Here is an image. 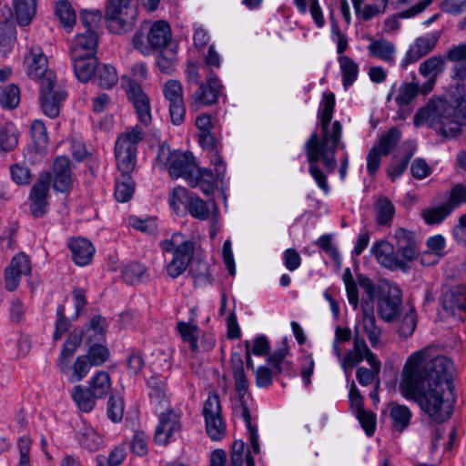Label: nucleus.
Segmentation results:
<instances>
[{
  "instance_id": "1",
  "label": "nucleus",
  "mask_w": 466,
  "mask_h": 466,
  "mask_svg": "<svg viewBox=\"0 0 466 466\" xmlns=\"http://www.w3.org/2000/svg\"><path fill=\"white\" fill-rule=\"evenodd\" d=\"M453 363L444 357L431 359L428 349L411 354L406 361L400 388L404 397L414 399L433 420L443 422L452 412Z\"/></svg>"
},
{
  "instance_id": "2",
  "label": "nucleus",
  "mask_w": 466,
  "mask_h": 466,
  "mask_svg": "<svg viewBox=\"0 0 466 466\" xmlns=\"http://www.w3.org/2000/svg\"><path fill=\"white\" fill-rule=\"evenodd\" d=\"M334 106V95L332 93L324 94L320 111L322 136L319 137L317 133H313L305 144L306 155L309 163V172L325 194L329 193V187L327 176L319 169L318 161H321L328 173L334 171L336 167L335 150L341 137L340 123L335 121L331 126L329 125Z\"/></svg>"
},
{
  "instance_id": "3",
  "label": "nucleus",
  "mask_w": 466,
  "mask_h": 466,
  "mask_svg": "<svg viewBox=\"0 0 466 466\" xmlns=\"http://www.w3.org/2000/svg\"><path fill=\"white\" fill-rule=\"evenodd\" d=\"M466 100L449 103L432 96L414 116L416 127L427 125L442 137L451 138L460 136L465 127Z\"/></svg>"
},
{
  "instance_id": "4",
  "label": "nucleus",
  "mask_w": 466,
  "mask_h": 466,
  "mask_svg": "<svg viewBox=\"0 0 466 466\" xmlns=\"http://www.w3.org/2000/svg\"><path fill=\"white\" fill-rule=\"evenodd\" d=\"M145 137L139 126H134L121 133L116 142L115 156L121 175H130L137 164V147Z\"/></svg>"
},
{
  "instance_id": "5",
  "label": "nucleus",
  "mask_w": 466,
  "mask_h": 466,
  "mask_svg": "<svg viewBox=\"0 0 466 466\" xmlns=\"http://www.w3.org/2000/svg\"><path fill=\"white\" fill-rule=\"evenodd\" d=\"M160 247L165 251L173 252V258L167 265V272L171 278H177L187 268L194 254L195 243L177 232L169 239L163 240Z\"/></svg>"
},
{
  "instance_id": "6",
  "label": "nucleus",
  "mask_w": 466,
  "mask_h": 466,
  "mask_svg": "<svg viewBox=\"0 0 466 466\" xmlns=\"http://www.w3.org/2000/svg\"><path fill=\"white\" fill-rule=\"evenodd\" d=\"M171 40L172 34L169 25L163 20H159L151 25L147 35L142 31L136 32L132 43L133 46L143 55H148L151 50H160L172 46L170 45Z\"/></svg>"
},
{
  "instance_id": "7",
  "label": "nucleus",
  "mask_w": 466,
  "mask_h": 466,
  "mask_svg": "<svg viewBox=\"0 0 466 466\" xmlns=\"http://www.w3.org/2000/svg\"><path fill=\"white\" fill-rule=\"evenodd\" d=\"M157 162L168 169L171 177H184L187 181L198 168L196 167L194 157L189 152L171 151L169 147L160 146Z\"/></svg>"
},
{
  "instance_id": "8",
  "label": "nucleus",
  "mask_w": 466,
  "mask_h": 466,
  "mask_svg": "<svg viewBox=\"0 0 466 466\" xmlns=\"http://www.w3.org/2000/svg\"><path fill=\"white\" fill-rule=\"evenodd\" d=\"M40 82V103L45 115L55 118L59 115L60 106L66 97L63 86L57 83L54 72H47Z\"/></svg>"
},
{
  "instance_id": "9",
  "label": "nucleus",
  "mask_w": 466,
  "mask_h": 466,
  "mask_svg": "<svg viewBox=\"0 0 466 466\" xmlns=\"http://www.w3.org/2000/svg\"><path fill=\"white\" fill-rule=\"evenodd\" d=\"M137 15V0H109L106 18L116 33L131 28Z\"/></svg>"
},
{
  "instance_id": "10",
  "label": "nucleus",
  "mask_w": 466,
  "mask_h": 466,
  "mask_svg": "<svg viewBox=\"0 0 466 466\" xmlns=\"http://www.w3.org/2000/svg\"><path fill=\"white\" fill-rule=\"evenodd\" d=\"M121 85L135 107L139 122L146 127L149 126L152 121L150 102L140 84L137 80L124 76L121 78Z\"/></svg>"
},
{
  "instance_id": "11",
  "label": "nucleus",
  "mask_w": 466,
  "mask_h": 466,
  "mask_svg": "<svg viewBox=\"0 0 466 466\" xmlns=\"http://www.w3.org/2000/svg\"><path fill=\"white\" fill-rule=\"evenodd\" d=\"M401 291L394 284H386L380 289L377 303L380 318L385 322L394 321L401 312Z\"/></svg>"
},
{
  "instance_id": "12",
  "label": "nucleus",
  "mask_w": 466,
  "mask_h": 466,
  "mask_svg": "<svg viewBox=\"0 0 466 466\" xmlns=\"http://www.w3.org/2000/svg\"><path fill=\"white\" fill-rule=\"evenodd\" d=\"M223 86L215 74L207 76L206 82L198 83V88L191 96L190 106L198 110L204 106H211L218 102Z\"/></svg>"
},
{
  "instance_id": "13",
  "label": "nucleus",
  "mask_w": 466,
  "mask_h": 466,
  "mask_svg": "<svg viewBox=\"0 0 466 466\" xmlns=\"http://www.w3.org/2000/svg\"><path fill=\"white\" fill-rule=\"evenodd\" d=\"M165 98L168 101L171 122L179 126L184 122L186 107L183 100V88L179 81L168 80L163 88Z\"/></svg>"
},
{
  "instance_id": "14",
  "label": "nucleus",
  "mask_w": 466,
  "mask_h": 466,
  "mask_svg": "<svg viewBox=\"0 0 466 466\" xmlns=\"http://www.w3.org/2000/svg\"><path fill=\"white\" fill-rule=\"evenodd\" d=\"M31 261L24 252L17 253L10 261L5 271V284L8 291L17 289L22 276L31 273Z\"/></svg>"
},
{
  "instance_id": "15",
  "label": "nucleus",
  "mask_w": 466,
  "mask_h": 466,
  "mask_svg": "<svg viewBox=\"0 0 466 466\" xmlns=\"http://www.w3.org/2000/svg\"><path fill=\"white\" fill-rule=\"evenodd\" d=\"M440 36V32H433L427 35L417 37L401 61V66L406 68L409 65L429 55L437 46Z\"/></svg>"
},
{
  "instance_id": "16",
  "label": "nucleus",
  "mask_w": 466,
  "mask_h": 466,
  "mask_svg": "<svg viewBox=\"0 0 466 466\" xmlns=\"http://www.w3.org/2000/svg\"><path fill=\"white\" fill-rule=\"evenodd\" d=\"M181 431L180 416L174 410L161 412L159 422L155 432V441L157 444L167 445L168 441Z\"/></svg>"
},
{
  "instance_id": "17",
  "label": "nucleus",
  "mask_w": 466,
  "mask_h": 466,
  "mask_svg": "<svg viewBox=\"0 0 466 466\" xmlns=\"http://www.w3.org/2000/svg\"><path fill=\"white\" fill-rule=\"evenodd\" d=\"M446 60L445 56L436 55L428 57L420 65L419 73L428 78L421 86L422 95H427L433 90L437 78L445 70Z\"/></svg>"
},
{
  "instance_id": "18",
  "label": "nucleus",
  "mask_w": 466,
  "mask_h": 466,
  "mask_svg": "<svg viewBox=\"0 0 466 466\" xmlns=\"http://www.w3.org/2000/svg\"><path fill=\"white\" fill-rule=\"evenodd\" d=\"M51 177L48 173L40 175L38 180L32 187L30 193L31 213L34 217H42L47 210L46 198L49 191Z\"/></svg>"
},
{
  "instance_id": "19",
  "label": "nucleus",
  "mask_w": 466,
  "mask_h": 466,
  "mask_svg": "<svg viewBox=\"0 0 466 466\" xmlns=\"http://www.w3.org/2000/svg\"><path fill=\"white\" fill-rule=\"evenodd\" d=\"M371 356L376 355L369 349L365 339L356 333L353 338L352 349L341 359V369L344 373H347L349 369L360 364L363 360L368 362L371 360Z\"/></svg>"
},
{
  "instance_id": "20",
  "label": "nucleus",
  "mask_w": 466,
  "mask_h": 466,
  "mask_svg": "<svg viewBox=\"0 0 466 466\" xmlns=\"http://www.w3.org/2000/svg\"><path fill=\"white\" fill-rule=\"evenodd\" d=\"M371 252L375 256L377 261L383 267L390 269L400 268H406V263L399 258V254L394 253L393 246L387 241H379L371 248Z\"/></svg>"
},
{
  "instance_id": "21",
  "label": "nucleus",
  "mask_w": 466,
  "mask_h": 466,
  "mask_svg": "<svg viewBox=\"0 0 466 466\" xmlns=\"http://www.w3.org/2000/svg\"><path fill=\"white\" fill-rule=\"evenodd\" d=\"M70 161L66 157H58L53 164V187L56 191L66 192L72 186Z\"/></svg>"
},
{
  "instance_id": "22",
  "label": "nucleus",
  "mask_w": 466,
  "mask_h": 466,
  "mask_svg": "<svg viewBox=\"0 0 466 466\" xmlns=\"http://www.w3.org/2000/svg\"><path fill=\"white\" fill-rule=\"evenodd\" d=\"M98 35L80 33L73 40L70 54L71 57L96 56Z\"/></svg>"
},
{
  "instance_id": "23",
  "label": "nucleus",
  "mask_w": 466,
  "mask_h": 466,
  "mask_svg": "<svg viewBox=\"0 0 466 466\" xmlns=\"http://www.w3.org/2000/svg\"><path fill=\"white\" fill-rule=\"evenodd\" d=\"M397 240L398 254L401 256V259L408 262L412 261L417 254V241L412 232L404 228H399L395 232Z\"/></svg>"
},
{
  "instance_id": "24",
  "label": "nucleus",
  "mask_w": 466,
  "mask_h": 466,
  "mask_svg": "<svg viewBox=\"0 0 466 466\" xmlns=\"http://www.w3.org/2000/svg\"><path fill=\"white\" fill-rule=\"evenodd\" d=\"M27 60V75L33 79H42L47 72H53L47 68V58L41 47L32 46L29 50Z\"/></svg>"
},
{
  "instance_id": "25",
  "label": "nucleus",
  "mask_w": 466,
  "mask_h": 466,
  "mask_svg": "<svg viewBox=\"0 0 466 466\" xmlns=\"http://www.w3.org/2000/svg\"><path fill=\"white\" fill-rule=\"evenodd\" d=\"M362 328L372 348H377L380 342L381 329L377 325L373 306L367 302L362 306Z\"/></svg>"
},
{
  "instance_id": "26",
  "label": "nucleus",
  "mask_w": 466,
  "mask_h": 466,
  "mask_svg": "<svg viewBox=\"0 0 466 466\" xmlns=\"http://www.w3.org/2000/svg\"><path fill=\"white\" fill-rule=\"evenodd\" d=\"M72 252V258L78 266H86L90 263L95 248L92 243L84 238H72L68 243Z\"/></svg>"
},
{
  "instance_id": "27",
  "label": "nucleus",
  "mask_w": 466,
  "mask_h": 466,
  "mask_svg": "<svg viewBox=\"0 0 466 466\" xmlns=\"http://www.w3.org/2000/svg\"><path fill=\"white\" fill-rule=\"evenodd\" d=\"M82 336L80 333H71L65 341L60 355L57 359V366L61 372L65 373L68 370V365L71 358L80 346Z\"/></svg>"
},
{
  "instance_id": "28",
  "label": "nucleus",
  "mask_w": 466,
  "mask_h": 466,
  "mask_svg": "<svg viewBox=\"0 0 466 466\" xmlns=\"http://www.w3.org/2000/svg\"><path fill=\"white\" fill-rule=\"evenodd\" d=\"M230 361L235 380V390L238 398L242 399L248 390V380L244 371L243 360L240 354L233 353Z\"/></svg>"
},
{
  "instance_id": "29",
  "label": "nucleus",
  "mask_w": 466,
  "mask_h": 466,
  "mask_svg": "<svg viewBox=\"0 0 466 466\" xmlns=\"http://www.w3.org/2000/svg\"><path fill=\"white\" fill-rule=\"evenodd\" d=\"M71 58L76 76L83 83L89 81L99 66L96 56L78 57L77 59L76 57Z\"/></svg>"
},
{
  "instance_id": "30",
  "label": "nucleus",
  "mask_w": 466,
  "mask_h": 466,
  "mask_svg": "<svg viewBox=\"0 0 466 466\" xmlns=\"http://www.w3.org/2000/svg\"><path fill=\"white\" fill-rule=\"evenodd\" d=\"M370 54L390 65L395 62L396 47L394 44L386 39L371 40L368 46Z\"/></svg>"
},
{
  "instance_id": "31",
  "label": "nucleus",
  "mask_w": 466,
  "mask_h": 466,
  "mask_svg": "<svg viewBox=\"0 0 466 466\" xmlns=\"http://www.w3.org/2000/svg\"><path fill=\"white\" fill-rule=\"evenodd\" d=\"M391 426L394 431L402 432L409 425L411 420V411L404 405L391 402L388 406Z\"/></svg>"
},
{
  "instance_id": "32",
  "label": "nucleus",
  "mask_w": 466,
  "mask_h": 466,
  "mask_svg": "<svg viewBox=\"0 0 466 466\" xmlns=\"http://www.w3.org/2000/svg\"><path fill=\"white\" fill-rule=\"evenodd\" d=\"M124 281L130 285H136L149 280V273L144 264L131 262L122 268Z\"/></svg>"
},
{
  "instance_id": "33",
  "label": "nucleus",
  "mask_w": 466,
  "mask_h": 466,
  "mask_svg": "<svg viewBox=\"0 0 466 466\" xmlns=\"http://www.w3.org/2000/svg\"><path fill=\"white\" fill-rule=\"evenodd\" d=\"M36 12V0H15L16 23L20 26L28 25Z\"/></svg>"
},
{
  "instance_id": "34",
  "label": "nucleus",
  "mask_w": 466,
  "mask_h": 466,
  "mask_svg": "<svg viewBox=\"0 0 466 466\" xmlns=\"http://www.w3.org/2000/svg\"><path fill=\"white\" fill-rule=\"evenodd\" d=\"M177 330L180 334L183 342L187 343L192 351H198L199 329L195 323L194 318L189 322L178 321L177 323Z\"/></svg>"
},
{
  "instance_id": "35",
  "label": "nucleus",
  "mask_w": 466,
  "mask_h": 466,
  "mask_svg": "<svg viewBox=\"0 0 466 466\" xmlns=\"http://www.w3.org/2000/svg\"><path fill=\"white\" fill-rule=\"evenodd\" d=\"M214 174L208 168H198L187 181L192 187H199L201 191L209 195L214 190Z\"/></svg>"
},
{
  "instance_id": "36",
  "label": "nucleus",
  "mask_w": 466,
  "mask_h": 466,
  "mask_svg": "<svg viewBox=\"0 0 466 466\" xmlns=\"http://www.w3.org/2000/svg\"><path fill=\"white\" fill-rule=\"evenodd\" d=\"M94 397L105 398L111 390L110 376L106 371H97L89 380L87 387Z\"/></svg>"
},
{
  "instance_id": "37",
  "label": "nucleus",
  "mask_w": 466,
  "mask_h": 466,
  "mask_svg": "<svg viewBox=\"0 0 466 466\" xmlns=\"http://www.w3.org/2000/svg\"><path fill=\"white\" fill-rule=\"evenodd\" d=\"M78 441L82 448L89 451H97L103 443L101 436L90 425H83L78 432Z\"/></svg>"
},
{
  "instance_id": "38",
  "label": "nucleus",
  "mask_w": 466,
  "mask_h": 466,
  "mask_svg": "<svg viewBox=\"0 0 466 466\" xmlns=\"http://www.w3.org/2000/svg\"><path fill=\"white\" fill-rule=\"evenodd\" d=\"M338 60L342 74L343 86L345 88H348L358 77L359 66L348 56H340Z\"/></svg>"
},
{
  "instance_id": "39",
  "label": "nucleus",
  "mask_w": 466,
  "mask_h": 466,
  "mask_svg": "<svg viewBox=\"0 0 466 466\" xmlns=\"http://www.w3.org/2000/svg\"><path fill=\"white\" fill-rule=\"evenodd\" d=\"M72 398L77 407L85 412L92 410L96 405V399L88 388L80 385L75 386L72 390Z\"/></svg>"
},
{
  "instance_id": "40",
  "label": "nucleus",
  "mask_w": 466,
  "mask_h": 466,
  "mask_svg": "<svg viewBox=\"0 0 466 466\" xmlns=\"http://www.w3.org/2000/svg\"><path fill=\"white\" fill-rule=\"evenodd\" d=\"M368 364L370 366V370L360 367L356 372L357 380L361 386L370 385L380 371L381 362L376 356H371V360L368 361Z\"/></svg>"
},
{
  "instance_id": "41",
  "label": "nucleus",
  "mask_w": 466,
  "mask_h": 466,
  "mask_svg": "<svg viewBox=\"0 0 466 466\" xmlns=\"http://www.w3.org/2000/svg\"><path fill=\"white\" fill-rule=\"evenodd\" d=\"M419 93L421 94V86L419 83H402L395 101L400 107L408 106L416 98Z\"/></svg>"
},
{
  "instance_id": "42",
  "label": "nucleus",
  "mask_w": 466,
  "mask_h": 466,
  "mask_svg": "<svg viewBox=\"0 0 466 466\" xmlns=\"http://www.w3.org/2000/svg\"><path fill=\"white\" fill-rule=\"evenodd\" d=\"M147 384L150 390L149 397L151 400L164 407L167 403L165 380L159 376L152 375L147 379Z\"/></svg>"
},
{
  "instance_id": "43",
  "label": "nucleus",
  "mask_w": 466,
  "mask_h": 466,
  "mask_svg": "<svg viewBox=\"0 0 466 466\" xmlns=\"http://www.w3.org/2000/svg\"><path fill=\"white\" fill-rule=\"evenodd\" d=\"M135 192V182L130 175H121L116 181L115 197L119 202L128 201Z\"/></svg>"
},
{
  "instance_id": "44",
  "label": "nucleus",
  "mask_w": 466,
  "mask_h": 466,
  "mask_svg": "<svg viewBox=\"0 0 466 466\" xmlns=\"http://www.w3.org/2000/svg\"><path fill=\"white\" fill-rule=\"evenodd\" d=\"M401 138V132L397 127H392L381 134L378 144L374 147L385 156L389 155L397 146Z\"/></svg>"
},
{
  "instance_id": "45",
  "label": "nucleus",
  "mask_w": 466,
  "mask_h": 466,
  "mask_svg": "<svg viewBox=\"0 0 466 466\" xmlns=\"http://www.w3.org/2000/svg\"><path fill=\"white\" fill-rule=\"evenodd\" d=\"M177 49L175 46L160 49L157 65L161 72L171 74L177 64Z\"/></svg>"
},
{
  "instance_id": "46",
  "label": "nucleus",
  "mask_w": 466,
  "mask_h": 466,
  "mask_svg": "<svg viewBox=\"0 0 466 466\" xmlns=\"http://www.w3.org/2000/svg\"><path fill=\"white\" fill-rule=\"evenodd\" d=\"M18 143V133L15 127L7 123L0 128V148L5 151L13 150Z\"/></svg>"
},
{
  "instance_id": "47",
  "label": "nucleus",
  "mask_w": 466,
  "mask_h": 466,
  "mask_svg": "<svg viewBox=\"0 0 466 466\" xmlns=\"http://www.w3.org/2000/svg\"><path fill=\"white\" fill-rule=\"evenodd\" d=\"M106 327V319L100 315H95L90 319L89 326L86 329L87 343L100 341L105 336Z\"/></svg>"
},
{
  "instance_id": "48",
  "label": "nucleus",
  "mask_w": 466,
  "mask_h": 466,
  "mask_svg": "<svg viewBox=\"0 0 466 466\" xmlns=\"http://www.w3.org/2000/svg\"><path fill=\"white\" fill-rule=\"evenodd\" d=\"M96 78L101 87L111 88L117 83L118 74L113 66L104 64L97 67Z\"/></svg>"
},
{
  "instance_id": "49",
  "label": "nucleus",
  "mask_w": 466,
  "mask_h": 466,
  "mask_svg": "<svg viewBox=\"0 0 466 466\" xmlns=\"http://www.w3.org/2000/svg\"><path fill=\"white\" fill-rule=\"evenodd\" d=\"M31 137L36 151L42 153L47 146L48 137L46 126L41 120H35L32 123Z\"/></svg>"
},
{
  "instance_id": "50",
  "label": "nucleus",
  "mask_w": 466,
  "mask_h": 466,
  "mask_svg": "<svg viewBox=\"0 0 466 466\" xmlns=\"http://www.w3.org/2000/svg\"><path fill=\"white\" fill-rule=\"evenodd\" d=\"M186 209L193 218L199 220H206L210 215L208 204L195 194L189 198V202L187 203Z\"/></svg>"
},
{
  "instance_id": "51",
  "label": "nucleus",
  "mask_w": 466,
  "mask_h": 466,
  "mask_svg": "<svg viewBox=\"0 0 466 466\" xmlns=\"http://www.w3.org/2000/svg\"><path fill=\"white\" fill-rule=\"evenodd\" d=\"M376 212H377V222L380 225H386L389 223L395 213L394 206L391 201L385 198H380L375 205Z\"/></svg>"
},
{
  "instance_id": "52",
  "label": "nucleus",
  "mask_w": 466,
  "mask_h": 466,
  "mask_svg": "<svg viewBox=\"0 0 466 466\" xmlns=\"http://www.w3.org/2000/svg\"><path fill=\"white\" fill-rule=\"evenodd\" d=\"M56 13L62 25L71 30L76 23V16L70 3L65 0L58 2L56 6Z\"/></svg>"
},
{
  "instance_id": "53",
  "label": "nucleus",
  "mask_w": 466,
  "mask_h": 466,
  "mask_svg": "<svg viewBox=\"0 0 466 466\" xmlns=\"http://www.w3.org/2000/svg\"><path fill=\"white\" fill-rule=\"evenodd\" d=\"M97 342V341H95ZM92 366H102L109 359L110 353L108 349L99 343H94L91 345L84 355Z\"/></svg>"
},
{
  "instance_id": "54",
  "label": "nucleus",
  "mask_w": 466,
  "mask_h": 466,
  "mask_svg": "<svg viewBox=\"0 0 466 466\" xmlns=\"http://www.w3.org/2000/svg\"><path fill=\"white\" fill-rule=\"evenodd\" d=\"M101 20L102 14L98 10L81 12L80 21L86 29L84 33L97 35Z\"/></svg>"
},
{
  "instance_id": "55",
  "label": "nucleus",
  "mask_w": 466,
  "mask_h": 466,
  "mask_svg": "<svg viewBox=\"0 0 466 466\" xmlns=\"http://www.w3.org/2000/svg\"><path fill=\"white\" fill-rule=\"evenodd\" d=\"M91 363L84 355L78 356L71 367L70 382L81 381L89 372Z\"/></svg>"
},
{
  "instance_id": "56",
  "label": "nucleus",
  "mask_w": 466,
  "mask_h": 466,
  "mask_svg": "<svg viewBox=\"0 0 466 466\" xmlns=\"http://www.w3.org/2000/svg\"><path fill=\"white\" fill-rule=\"evenodd\" d=\"M342 279L346 287L349 303L353 307L354 309H356L359 306L360 301L359 291L357 283L352 276L350 268H347L344 270Z\"/></svg>"
},
{
  "instance_id": "57",
  "label": "nucleus",
  "mask_w": 466,
  "mask_h": 466,
  "mask_svg": "<svg viewBox=\"0 0 466 466\" xmlns=\"http://www.w3.org/2000/svg\"><path fill=\"white\" fill-rule=\"evenodd\" d=\"M452 211L448 203L440 207L425 209L422 211V217L427 224H437L441 222Z\"/></svg>"
},
{
  "instance_id": "58",
  "label": "nucleus",
  "mask_w": 466,
  "mask_h": 466,
  "mask_svg": "<svg viewBox=\"0 0 466 466\" xmlns=\"http://www.w3.org/2000/svg\"><path fill=\"white\" fill-rule=\"evenodd\" d=\"M124 415V402L118 394L112 393L107 402V416L113 422L122 420Z\"/></svg>"
},
{
  "instance_id": "59",
  "label": "nucleus",
  "mask_w": 466,
  "mask_h": 466,
  "mask_svg": "<svg viewBox=\"0 0 466 466\" xmlns=\"http://www.w3.org/2000/svg\"><path fill=\"white\" fill-rule=\"evenodd\" d=\"M193 194H189L185 187H176L173 188L170 194L169 204L176 213H178L181 206L187 208L189 202V198Z\"/></svg>"
},
{
  "instance_id": "60",
  "label": "nucleus",
  "mask_w": 466,
  "mask_h": 466,
  "mask_svg": "<svg viewBox=\"0 0 466 466\" xmlns=\"http://www.w3.org/2000/svg\"><path fill=\"white\" fill-rule=\"evenodd\" d=\"M20 100L19 89L15 85L6 86L0 95V104L6 108H15Z\"/></svg>"
},
{
  "instance_id": "61",
  "label": "nucleus",
  "mask_w": 466,
  "mask_h": 466,
  "mask_svg": "<svg viewBox=\"0 0 466 466\" xmlns=\"http://www.w3.org/2000/svg\"><path fill=\"white\" fill-rule=\"evenodd\" d=\"M206 430L213 441H219L225 435V423L222 417L206 419Z\"/></svg>"
},
{
  "instance_id": "62",
  "label": "nucleus",
  "mask_w": 466,
  "mask_h": 466,
  "mask_svg": "<svg viewBox=\"0 0 466 466\" xmlns=\"http://www.w3.org/2000/svg\"><path fill=\"white\" fill-rule=\"evenodd\" d=\"M203 415L205 420L221 416V405L218 394L212 393L208 395L204 402Z\"/></svg>"
},
{
  "instance_id": "63",
  "label": "nucleus",
  "mask_w": 466,
  "mask_h": 466,
  "mask_svg": "<svg viewBox=\"0 0 466 466\" xmlns=\"http://www.w3.org/2000/svg\"><path fill=\"white\" fill-rule=\"evenodd\" d=\"M128 224L132 228L147 234H153L157 229L156 221L152 218L141 219L136 216H132L128 218Z\"/></svg>"
},
{
  "instance_id": "64",
  "label": "nucleus",
  "mask_w": 466,
  "mask_h": 466,
  "mask_svg": "<svg viewBox=\"0 0 466 466\" xmlns=\"http://www.w3.org/2000/svg\"><path fill=\"white\" fill-rule=\"evenodd\" d=\"M466 203V186L458 184L452 187L450 194L448 205L452 210L461 204Z\"/></svg>"
}]
</instances>
